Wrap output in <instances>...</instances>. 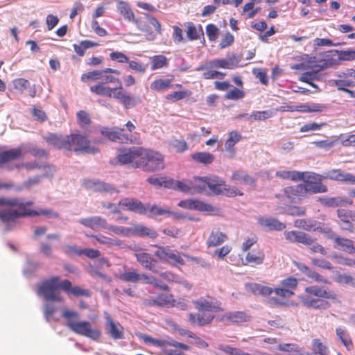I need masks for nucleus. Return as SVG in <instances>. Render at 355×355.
Listing matches in <instances>:
<instances>
[{
	"instance_id": "obj_1",
	"label": "nucleus",
	"mask_w": 355,
	"mask_h": 355,
	"mask_svg": "<svg viewBox=\"0 0 355 355\" xmlns=\"http://www.w3.org/2000/svg\"><path fill=\"white\" fill-rule=\"evenodd\" d=\"M89 90L97 96L113 98L119 101L126 109L132 108L141 102L139 98L137 100L127 94L120 80L112 75L104 76L101 81L90 86Z\"/></svg>"
},
{
	"instance_id": "obj_2",
	"label": "nucleus",
	"mask_w": 355,
	"mask_h": 355,
	"mask_svg": "<svg viewBox=\"0 0 355 355\" xmlns=\"http://www.w3.org/2000/svg\"><path fill=\"white\" fill-rule=\"evenodd\" d=\"M196 310L201 313H189L187 315L189 322L191 325L200 327L207 326L213 322L215 318L212 313L223 311L221 303L215 297L207 295L201 297L193 301Z\"/></svg>"
},
{
	"instance_id": "obj_3",
	"label": "nucleus",
	"mask_w": 355,
	"mask_h": 355,
	"mask_svg": "<svg viewBox=\"0 0 355 355\" xmlns=\"http://www.w3.org/2000/svg\"><path fill=\"white\" fill-rule=\"evenodd\" d=\"M336 295L331 291L316 285L307 286L299 296L301 303L306 308L326 309L330 306L329 300H336Z\"/></svg>"
},
{
	"instance_id": "obj_4",
	"label": "nucleus",
	"mask_w": 355,
	"mask_h": 355,
	"mask_svg": "<svg viewBox=\"0 0 355 355\" xmlns=\"http://www.w3.org/2000/svg\"><path fill=\"white\" fill-rule=\"evenodd\" d=\"M62 316L67 320V327L73 333L91 338L93 340H98L100 338L101 331L97 328L92 327L90 322L87 320L75 321V320L79 318L78 312L64 309Z\"/></svg>"
},
{
	"instance_id": "obj_5",
	"label": "nucleus",
	"mask_w": 355,
	"mask_h": 355,
	"mask_svg": "<svg viewBox=\"0 0 355 355\" xmlns=\"http://www.w3.org/2000/svg\"><path fill=\"white\" fill-rule=\"evenodd\" d=\"M165 168L164 155L149 148H141L140 157L135 164V168L146 172H156Z\"/></svg>"
},
{
	"instance_id": "obj_6",
	"label": "nucleus",
	"mask_w": 355,
	"mask_h": 355,
	"mask_svg": "<svg viewBox=\"0 0 355 355\" xmlns=\"http://www.w3.org/2000/svg\"><path fill=\"white\" fill-rule=\"evenodd\" d=\"M61 285L62 282H60L59 277H51L49 279L43 281L37 286V293L46 300L62 302L64 299L58 291L59 288L62 289Z\"/></svg>"
},
{
	"instance_id": "obj_7",
	"label": "nucleus",
	"mask_w": 355,
	"mask_h": 355,
	"mask_svg": "<svg viewBox=\"0 0 355 355\" xmlns=\"http://www.w3.org/2000/svg\"><path fill=\"white\" fill-rule=\"evenodd\" d=\"M143 339L146 343L161 347L165 355H183L182 351L190 349L189 345L173 340H158L148 336H144Z\"/></svg>"
},
{
	"instance_id": "obj_8",
	"label": "nucleus",
	"mask_w": 355,
	"mask_h": 355,
	"mask_svg": "<svg viewBox=\"0 0 355 355\" xmlns=\"http://www.w3.org/2000/svg\"><path fill=\"white\" fill-rule=\"evenodd\" d=\"M214 195L225 194L227 197L243 196V193L236 187H230L225 181L216 175H210L208 178L207 192Z\"/></svg>"
},
{
	"instance_id": "obj_9",
	"label": "nucleus",
	"mask_w": 355,
	"mask_h": 355,
	"mask_svg": "<svg viewBox=\"0 0 355 355\" xmlns=\"http://www.w3.org/2000/svg\"><path fill=\"white\" fill-rule=\"evenodd\" d=\"M15 205H12V207H16L17 209V212L19 215V218H24L28 216H37L44 215L49 218H58V214L53 212L50 209H40L38 210H33L30 208L33 205V201L22 202L19 198H13Z\"/></svg>"
},
{
	"instance_id": "obj_10",
	"label": "nucleus",
	"mask_w": 355,
	"mask_h": 355,
	"mask_svg": "<svg viewBox=\"0 0 355 355\" xmlns=\"http://www.w3.org/2000/svg\"><path fill=\"white\" fill-rule=\"evenodd\" d=\"M67 139L69 140L67 146V151L80 152L83 153L94 154L98 152V148L90 146L88 138L80 134H71L67 135Z\"/></svg>"
},
{
	"instance_id": "obj_11",
	"label": "nucleus",
	"mask_w": 355,
	"mask_h": 355,
	"mask_svg": "<svg viewBox=\"0 0 355 355\" xmlns=\"http://www.w3.org/2000/svg\"><path fill=\"white\" fill-rule=\"evenodd\" d=\"M155 252V256L162 262L171 263L176 266L178 264L183 266L184 261L180 254L176 251L173 250L169 246H157Z\"/></svg>"
},
{
	"instance_id": "obj_12",
	"label": "nucleus",
	"mask_w": 355,
	"mask_h": 355,
	"mask_svg": "<svg viewBox=\"0 0 355 355\" xmlns=\"http://www.w3.org/2000/svg\"><path fill=\"white\" fill-rule=\"evenodd\" d=\"M142 147L133 146L121 148L116 156V159L121 165L130 164L135 168V164L140 157Z\"/></svg>"
},
{
	"instance_id": "obj_13",
	"label": "nucleus",
	"mask_w": 355,
	"mask_h": 355,
	"mask_svg": "<svg viewBox=\"0 0 355 355\" xmlns=\"http://www.w3.org/2000/svg\"><path fill=\"white\" fill-rule=\"evenodd\" d=\"M83 185L89 190L98 193H118L119 190L112 185L95 179H85Z\"/></svg>"
},
{
	"instance_id": "obj_14",
	"label": "nucleus",
	"mask_w": 355,
	"mask_h": 355,
	"mask_svg": "<svg viewBox=\"0 0 355 355\" xmlns=\"http://www.w3.org/2000/svg\"><path fill=\"white\" fill-rule=\"evenodd\" d=\"M281 287L274 288L276 295L281 297H290L294 295V291L297 286V280L294 277H288L280 283Z\"/></svg>"
},
{
	"instance_id": "obj_15",
	"label": "nucleus",
	"mask_w": 355,
	"mask_h": 355,
	"mask_svg": "<svg viewBox=\"0 0 355 355\" xmlns=\"http://www.w3.org/2000/svg\"><path fill=\"white\" fill-rule=\"evenodd\" d=\"M338 218L342 225L341 229L350 233L354 232L355 227L352 221H354V210L338 209L336 211Z\"/></svg>"
},
{
	"instance_id": "obj_16",
	"label": "nucleus",
	"mask_w": 355,
	"mask_h": 355,
	"mask_svg": "<svg viewBox=\"0 0 355 355\" xmlns=\"http://www.w3.org/2000/svg\"><path fill=\"white\" fill-rule=\"evenodd\" d=\"M141 201L132 198H125L119 202V206L121 208L130 211L137 213L140 215H145V207Z\"/></svg>"
},
{
	"instance_id": "obj_17",
	"label": "nucleus",
	"mask_w": 355,
	"mask_h": 355,
	"mask_svg": "<svg viewBox=\"0 0 355 355\" xmlns=\"http://www.w3.org/2000/svg\"><path fill=\"white\" fill-rule=\"evenodd\" d=\"M285 239L290 243H299L305 245H311L313 239L304 232L292 230L286 231L284 233Z\"/></svg>"
},
{
	"instance_id": "obj_18",
	"label": "nucleus",
	"mask_w": 355,
	"mask_h": 355,
	"mask_svg": "<svg viewBox=\"0 0 355 355\" xmlns=\"http://www.w3.org/2000/svg\"><path fill=\"white\" fill-rule=\"evenodd\" d=\"M79 223L85 227L95 231L105 230L107 227V220L98 216L81 218Z\"/></svg>"
},
{
	"instance_id": "obj_19",
	"label": "nucleus",
	"mask_w": 355,
	"mask_h": 355,
	"mask_svg": "<svg viewBox=\"0 0 355 355\" xmlns=\"http://www.w3.org/2000/svg\"><path fill=\"white\" fill-rule=\"evenodd\" d=\"M44 139L49 145H51L57 149L67 150V145L69 140L67 139V136L64 137L62 135L49 133L46 136L44 137Z\"/></svg>"
},
{
	"instance_id": "obj_20",
	"label": "nucleus",
	"mask_w": 355,
	"mask_h": 355,
	"mask_svg": "<svg viewBox=\"0 0 355 355\" xmlns=\"http://www.w3.org/2000/svg\"><path fill=\"white\" fill-rule=\"evenodd\" d=\"M62 290L67 293L69 295L74 297H90L92 292L89 289L82 288L80 286H72L71 282L69 280L65 279L62 281Z\"/></svg>"
},
{
	"instance_id": "obj_21",
	"label": "nucleus",
	"mask_w": 355,
	"mask_h": 355,
	"mask_svg": "<svg viewBox=\"0 0 355 355\" xmlns=\"http://www.w3.org/2000/svg\"><path fill=\"white\" fill-rule=\"evenodd\" d=\"M303 184L286 187L284 189V193L286 198L293 202L296 198L302 199L306 197V190Z\"/></svg>"
},
{
	"instance_id": "obj_22",
	"label": "nucleus",
	"mask_w": 355,
	"mask_h": 355,
	"mask_svg": "<svg viewBox=\"0 0 355 355\" xmlns=\"http://www.w3.org/2000/svg\"><path fill=\"white\" fill-rule=\"evenodd\" d=\"M318 200L328 207H345L353 204L352 200L345 196L319 198Z\"/></svg>"
},
{
	"instance_id": "obj_23",
	"label": "nucleus",
	"mask_w": 355,
	"mask_h": 355,
	"mask_svg": "<svg viewBox=\"0 0 355 355\" xmlns=\"http://www.w3.org/2000/svg\"><path fill=\"white\" fill-rule=\"evenodd\" d=\"M250 316L244 311H231L223 314L220 321L232 324H239L250 320Z\"/></svg>"
},
{
	"instance_id": "obj_24",
	"label": "nucleus",
	"mask_w": 355,
	"mask_h": 355,
	"mask_svg": "<svg viewBox=\"0 0 355 355\" xmlns=\"http://www.w3.org/2000/svg\"><path fill=\"white\" fill-rule=\"evenodd\" d=\"M22 157L23 151L20 147L0 152V168L3 167L6 163Z\"/></svg>"
},
{
	"instance_id": "obj_25",
	"label": "nucleus",
	"mask_w": 355,
	"mask_h": 355,
	"mask_svg": "<svg viewBox=\"0 0 355 355\" xmlns=\"http://www.w3.org/2000/svg\"><path fill=\"white\" fill-rule=\"evenodd\" d=\"M336 335L341 343L345 347L347 351H352L354 349V343L348 330L343 326H339L336 329Z\"/></svg>"
},
{
	"instance_id": "obj_26",
	"label": "nucleus",
	"mask_w": 355,
	"mask_h": 355,
	"mask_svg": "<svg viewBox=\"0 0 355 355\" xmlns=\"http://www.w3.org/2000/svg\"><path fill=\"white\" fill-rule=\"evenodd\" d=\"M297 266L300 271H301L303 274H304L307 277H309L311 280L318 283H322L324 284H329V282L328 281L327 279L320 275L316 271L311 269L303 263H298Z\"/></svg>"
},
{
	"instance_id": "obj_27",
	"label": "nucleus",
	"mask_w": 355,
	"mask_h": 355,
	"mask_svg": "<svg viewBox=\"0 0 355 355\" xmlns=\"http://www.w3.org/2000/svg\"><path fill=\"white\" fill-rule=\"evenodd\" d=\"M227 239V235L219 229H214L209 236L206 244L208 248L216 247L223 243Z\"/></svg>"
},
{
	"instance_id": "obj_28",
	"label": "nucleus",
	"mask_w": 355,
	"mask_h": 355,
	"mask_svg": "<svg viewBox=\"0 0 355 355\" xmlns=\"http://www.w3.org/2000/svg\"><path fill=\"white\" fill-rule=\"evenodd\" d=\"M259 223L270 231H282L286 227L285 223L275 218H260Z\"/></svg>"
},
{
	"instance_id": "obj_29",
	"label": "nucleus",
	"mask_w": 355,
	"mask_h": 355,
	"mask_svg": "<svg viewBox=\"0 0 355 355\" xmlns=\"http://www.w3.org/2000/svg\"><path fill=\"white\" fill-rule=\"evenodd\" d=\"M242 139V136L237 131H231L228 133L227 139L225 141V150L230 153L231 157L236 155L234 146Z\"/></svg>"
},
{
	"instance_id": "obj_30",
	"label": "nucleus",
	"mask_w": 355,
	"mask_h": 355,
	"mask_svg": "<svg viewBox=\"0 0 355 355\" xmlns=\"http://www.w3.org/2000/svg\"><path fill=\"white\" fill-rule=\"evenodd\" d=\"M130 235L148 236L150 239H155L158 236V234L155 230L141 225H134L131 227Z\"/></svg>"
},
{
	"instance_id": "obj_31",
	"label": "nucleus",
	"mask_w": 355,
	"mask_h": 355,
	"mask_svg": "<svg viewBox=\"0 0 355 355\" xmlns=\"http://www.w3.org/2000/svg\"><path fill=\"white\" fill-rule=\"evenodd\" d=\"M209 176L193 177L191 180L192 193L207 192V182Z\"/></svg>"
},
{
	"instance_id": "obj_32",
	"label": "nucleus",
	"mask_w": 355,
	"mask_h": 355,
	"mask_svg": "<svg viewBox=\"0 0 355 355\" xmlns=\"http://www.w3.org/2000/svg\"><path fill=\"white\" fill-rule=\"evenodd\" d=\"M334 240L336 247H338L349 254H355V245L353 241L338 236H335Z\"/></svg>"
},
{
	"instance_id": "obj_33",
	"label": "nucleus",
	"mask_w": 355,
	"mask_h": 355,
	"mask_svg": "<svg viewBox=\"0 0 355 355\" xmlns=\"http://www.w3.org/2000/svg\"><path fill=\"white\" fill-rule=\"evenodd\" d=\"M137 261L146 269L155 272V261L151 254L145 252L135 254Z\"/></svg>"
},
{
	"instance_id": "obj_34",
	"label": "nucleus",
	"mask_w": 355,
	"mask_h": 355,
	"mask_svg": "<svg viewBox=\"0 0 355 355\" xmlns=\"http://www.w3.org/2000/svg\"><path fill=\"white\" fill-rule=\"evenodd\" d=\"M340 65L339 58L337 53L334 52V50L329 51L322 60V64L320 65L321 69L327 68H334Z\"/></svg>"
},
{
	"instance_id": "obj_35",
	"label": "nucleus",
	"mask_w": 355,
	"mask_h": 355,
	"mask_svg": "<svg viewBox=\"0 0 355 355\" xmlns=\"http://www.w3.org/2000/svg\"><path fill=\"white\" fill-rule=\"evenodd\" d=\"M145 207V215L148 214L149 217L151 218H157L159 216L171 214V211L169 209L162 208L156 205H150L149 203H146L144 205Z\"/></svg>"
},
{
	"instance_id": "obj_36",
	"label": "nucleus",
	"mask_w": 355,
	"mask_h": 355,
	"mask_svg": "<svg viewBox=\"0 0 355 355\" xmlns=\"http://www.w3.org/2000/svg\"><path fill=\"white\" fill-rule=\"evenodd\" d=\"M264 259V252L261 250L254 249L252 252H248V254H246V263L245 264L259 265L263 262Z\"/></svg>"
},
{
	"instance_id": "obj_37",
	"label": "nucleus",
	"mask_w": 355,
	"mask_h": 355,
	"mask_svg": "<svg viewBox=\"0 0 355 355\" xmlns=\"http://www.w3.org/2000/svg\"><path fill=\"white\" fill-rule=\"evenodd\" d=\"M30 82L23 78H15L10 83V90L15 93L23 94L30 87Z\"/></svg>"
},
{
	"instance_id": "obj_38",
	"label": "nucleus",
	"mask_w": 355,
	"mask_h": 355,
	"mask_svg": "<svg viewBox=\"0 0 355 355\" xmlns=\"http://www.w3.org/2000/svg\"><path fill=\"white\" fill-rule=\"evenodd\" d=\"M236 67V63L234 62V60L232 58L225 59H214L209 61L210 68H222L232 69Z\"/></svg>"
},
{
	"instance_id": "obj_39",
	"label": "nucleus",
	"mask_w": 355,
	"mask_h": 355,
	"mask_svg": "<svg viewBox=\"0 0 355 355\" xmlns=\"http://www.w3.org/2000/svg\"><path fill=\"white\" fill-rule=\"evenodd\" d=\"M191 210L213 214L218 212V209L213 207L211 205L205 203L199 200L193 199H191Z\"/></svg>"
},
{
	"instance_id": "obj_40",
	"label": "nucleus",
	"mask_w": 355,
	"mask_h": 355,
	"mask_svg": "<svg viewBox=\"0 0 355 355\" xmlns=\"http://www.w3.org/2000/svg\"><path fill=\"white\" fill-rule=\"evenodd\" d=\"M191 157L194 162L204 165L211 164L215 159L214 155L209 152L195 153L191 155Z\"/></svg>"
},
{
	"instance_id": "obj_41",
	"label": "nucleus",
	"mask_w": 355,
	"mask_h": 355,
	"mask_svg": "<svg viewBox=\"0 0 355 355\" xmlns=\"http://www.w3.org/2000/svg\"><path fill=\"white\" fill-rule=\"evenodd\" d=\"M213 68L209 67V63L208 66L206 65H200L197 68V71H205L203 73V77L205 79H215L220 78L222 79L226 75L225 73H223L220 71H218L216 70H212Z\"/></svg>"
},
{
	"instance_id": "obj_42",
	"label": "nucleus",
	"mask_w": 355,
	"mask_h": 355,
	"mask_svg": "<svg viewBox=\"0 0 355 355\" xmlns=\"http://www.w3.org/2000/svg\"><path fill=\"white\" fill-rule=\"evenodd\" d=\"M250 288L252 293L254 295L264 297L269 296L274 292V289L272 288L257 283L250 284Z\"/></svg>"
},
{
	"instance_id": "obj_43",
	"label": "nucleus",
	"mask_w": 355,
	"mask_h": 355,
	"mask_svg": "<svg viewBox=\"0 0 355 355\" xmlns=\"http://www.w3.org/2000/svg\"><path fill=\"white\" fill-rule=\"evenodd\" d=\"M117 10L118 12L123 16V17L129 21H132L134 20L135 15L128 3L123 1H119L117 4Z\"/></svg>"
},
{
	"instance_id": "obj_44",
	"label": "nucleus",
	"mask_w": 355,
	"mask_h": 355,
	"mask_svg": "<svg viewBox=\"0 0 355 355\" xmlns=\"http://www.w3.org/2000/svg\"><path fill=\"white\" fill-rule=\"evenodd\" d=\"M275 175L283 180H291L294 182L301 181L302 173L296 171H278Z\"/></svg>"
},
{
	"instance_id": "obj_45",
	"label": "nucleus",
	"mask_w": 355,
	"mask_h": 355,
	"mask_svg": "<svg viewBox=\"0 0 355 355\" xmlns=\"http://www.w3.org/2000/svg\"><path fill=\"white\" fill-rule=\"evenodd\" d=\"M172 87V80L171 79H162L157 78L155 79L150 84V89L155 92H162L164 90H166Z\"/></svg>"
},
{
	"instance_id": "obj_46",
	"label": "nucleus",
	"mask_w": 355,
	"mask_h": 355,
	"mask_svg": "<svg viewBox=\"0 0 355 355\" xmlns=\"http://www.w3.org/2000/svg\"><path fill=\"white\" fill-rule=\"evenodd\" d=\"M87 237H92L95 239V240L100 244L107 245L108 247L117 245L119 246L122 244L121 241L118 239H114L110 237H107L103 235H86Z\"/></svg>"
},
{
	"instance_id": "obj_47",
	"label": "nucleus",
	"mask_w": 355,
	"mask_h": 355,
	"mask_svg": "<svg viewBox=\"0 0 355 355\" xmlns=\"http://www.w3.org/2000/svg\"><path fill=\"white\" fill-rule=\"evenodd\" d=\"M99 45L98 43L94 42L90 40H84L82 41L80 44H73V47L74 51L79 55L83 56L85 53V51L87 49L98 46Z\"/></svg>"
},
{
	"instance_id": "obj_48",
	"label": "nucleus",
	"mask_w": 355,
	"mask_h": 355,
	"mask_svg": "<svg viewBox=\"0 0 355 355\" xmlns=\"http://www.w3.org/2000/svg\"><path fill=\"white\" fill-rule=\"evenodd\" d=\"M170 187L168 189H174L184 193H192L191 180L178 181L171 178Z\"/></svg>"
},
{
	"instance_id": "obj_49",
	"label": "nucleus",
	"mask_w": 355,
	"mask_h": 355,
	"mask_svg": "<svg viewBox=\"0 0 355 355\" xmlns=\"http://www.w3.org/2000/svg\"><path fill=\"white\" fill-rule=\"evenodd\" d=\"M151 69L156 70L166 67L168 65V60L165 55H157L152 56L150 58Z\"/></svg>"
},
{
	"instance_id": "obj_50",
	"label": "nucleus",
	"mask_w": 355,
	"mask_h": 355,
	"mask_svg": "<svg viewBox=\"0 0 355 355\" xmlns=\"http://www.w3.org/2000/svg\"><path fill=\"white\" fill-rule=\"evenodd\" d=\"M104 76L105 75H103V71H101L100 70H93L83 73L81 75L80 80L86 83H92L102 80L104 78Z\"/></svg>"
},
{
	"instance_id": "obj_51",
	"label": "nucleus",
	"mask_w": 355,
	"mask_h": 355,
	"mask_svg": "<svg viewBox=\"0 0 355 355\" xmlns=\"http://www.w3.org/2000/svg\"><path fill=\"white\" fill-rule=\"evenodd\" d=\"M312 350L315 355H327L328 347L325 342L320 339H313L311 343Z\"/></svg>"
},
{
	"instance_id": "obj_52",
	"label": "nucleus",
	"mask_w": 355,
	"mask_h": 355,
	"mask_svg": "<svg viewBox=\"0 0 355 355\" xmlns=\"http://www.w3.org/2000/svg\"><path fill=\"white\" fill-rule=\"evenodd\" d=\"M306 190V196L308 193H326L328 191V187L323 184L322 182H318L316 184L314 183H308L303 184Z\"/></svg>"
},
{
	"instance_id": "obj_53",
	"label": "nucleus",
	"mask_w": 355,
	"mask_h": 355,
	"mask_svg": "<svg viewBox=\"0 0 355 355\" xmlns=\"http://www.w3.org/2000/svg\"><path fill=\"white\" fill-rule=\"evenodd\" d=\"M147 182L155 187H164V188H169L171 187V184H170L171 178L167 177H160V178H156L153 176H150L148 178Z\"/></svg>"
},
{
	"instance_id": "obj_54",
	"label": "nucleus",
	"mask_w": 355,
	"mask_h": 355,
	"mask_svg": "<svg viewBox=\"0 0 355 355\" xmlns=\"http://www.w3.org/2000/svg\"><path fill=\"white\" fill-rule=\"evenodd\" d=\"M135 22L137 27L143 33H145V36L148 40H154L155 38V34L153 31H150L148 28L147 23L139 19H135L132 21Z\"/></svg>"
},
{
	"instance_id": "obj_55",
	"label": "nucleus",
	"mask_w": 355,
	"mask_h": 355,
	"mask_svg": "<svg viewBox=\"0 0 355 355\" xmlns=\"http://www.w3.org/2000/svg\"><path fill=\"white\" fill-rule=\"evenodd\" d=\"M140 274L136 270H128L119 275V279L123 282L138 283Z\"/></svg>"
},
{
	"instance_id": "obj_56",
	"label": "nucleus",
	"mask_w": 355,
	"mask_h": 355,
	"mask_svg": "<svg viewBox=\"0 0 355 355\" xmlns=\"http://www.w3.org/2000/svg\"><path fill=\"white\" fill-rule=\"evenodd\" d=\"M19 215L17 210L3 209L0 211V220L3 223L15 221L16 219L19 218Z\"/></svg>"
},
{
	"instance_id": "obj_57",
	"label": "nucleus",
	"mask_w": 355,
	"mask_h": 355,
	"mask_svg": "<svg viewBox=\"0 0 355 355\" xmlns=\"http://www.w3.org/2000/svg\"><path fill=\"white\" fill-rule=\"evenodd\" d=\"M116 142L121 144H135L132 135L125 133L123 128H116Z\"/></svg>"
},
{
	"instance_id": "obj_58",
	"label": "nucleus",
	"mask_w": 355,
	"mask_h": 355,
	"mask_svg": "<svg viewBox=\"0 0 355 355\" xmlns=\"http://www.w3.org/2000/svg\"><path fill=\"white\" fill-rule=\"evenodd\" d=\"M319 79V73L318 71H306L302 73L300 77L302 82L306 83L313 87H316V85L312 82L313 80Z\"/></svg>"
},
{
	"instance_id": "obj_59",
	"label": "nucleus",
	"mask_w": 355,
	"mask_h": 355,
	"mask_svg": "<svg viewBox=\"0 0 355 355\" xmlns=\"http://www.w3.org/2000/svg\"><path fill=\"white\" fill-rule=\"evenodd\" d=\"M245 96V93L243 90L237 87H234L225 94V98L227 100L237 101L242 99Z\"/></svg>"
},
{
	"instance_id": "obj_60",
	"label": "nucleus",
	"mask_w": 355,
	"mask_h": 355,
	"mask_svg": "<svg viewBox=\"0 0 355 355\" xmlns=\"http://www.w3.org/2000/svg\"><path fill=\"white\" fill-rule=\"evenodd\" d=\"M302 173V178L301 180L304 181V184L322 182V176L313 172H301Z\"/></svg>"
},
{
	"instance_id": "obj_61",
	"label": "nucleus",
	"mask_w": 355,
	"mask_h": 355,
	"mask_svg": "<svg viewBox=\"0 0 355 355\" xmlns=\"http://www.w3.org/2000/svg\"><path fill=\"white\" fill-rule=\"evenodd\" d=\"M105 230L112 232L117 235L128 236L131 234V228L125 227L122 226L110 225L107 223Z\"/></svg>"
},
{
	"instance_id": "obj_62",
	"label": "nucleus",
	"mask_w": 355,
	"mask_h": 355,
	"mask_svg": "<svg viewBox=\"0 0 355 355\" xmlns=\"http://www.w3.org/2000/svg\"><path fill=\"white\" fill-rule=\"evenodd\" d=\"M327 125L326 123H316V122H310L304 124L301 126L300 131L301 132H306L309 131H315L319 130L321 128L325 127Z\"/></svg>"
},
{
	"instance_id": "obj_63",
	"label": "nucleus",
	"mask_w": 355,
	"mask_h": 355,
	"mask_svg": "<svg viewBox=\"0 0 355 355\" xmlns=\"http://www.w3.org/2000/svg\"><path fill=\"white\" fill-rule=\"evenodd\" d=\"M334 52L337 53L339 62L343 60H355V51L353 50H347V51H339V50H334Z\"/></svg>"
},
{
	"instance_id": "obj_64",
	"label": "nucleus",
	"mask_w": 355,
	"mask_h": 355,
	"mask_svg": "<svg viewBox=\"0 0 355 355\" xmlns=\"http://www.w3.org/2000/svg\"><path fill=\"white\" fill-rule=\"evenodd\" d=\"M186 33L188 39L191 41L200 39V35L197 28L192 22H189L187 24V29Z\"/></svg>"
}]
</instances>
